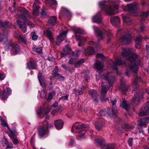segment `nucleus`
I'll list each match as a JSON object with an SVG mask.
<instances>
[{
  "instance_id": "nucleus-1",
  "label": "nucleus",
  "mask_w": 149,
  "mask_h": 149,
  "mask_svg": "<svg viewBox=\"0 0 149 149\" xmlns=\"http://www.w3.org/2000/svg\"><path fill=\"white\" fill-rule=\"evenodd\" d=\"M122 51V57L123 58H127L131 63H133L131 65H129L128 67L132 72L136 73L138 70V65L140 64L138 56L134 53H132L131 49L130 48H123Z\"/></svg>"
},
{
  "instance_id": "nucleus-2",
  "label": "nucleus",
  "mask_w": 149,
  "mask_h": 149,
  "mask_svg": "<svg viewBox=\"0 0 149 149\" xmlns=\"http://www.w3.org/2000/svg\"><path fill=\"white\" fill-rule=\"evenodd\" d=\"M74 34L75 36L76 40H79V43L78 44V46L79 47L82 46L86 40H89L88 44L89 45H93L96 49L100 48V46L97 42H95L94 40L91 38L90 39L88 37L87 38L81 37L80 35H78L77 34H81L84 33V30L81 28H74L73 30Z\"/></svg>"
},
{
  "instance_id": "nucleus-3",
  "label": "nucleus",
  "mask_w": 149,
  "mask_h": 149,
  "mask_svg": "<svg viewBox=\"0 0 149 149\" xmlns=\"http://www.w3.org/2000/svg\"><path fill=\"white\" fill-rule=\"evenodd\" d=\"M106 2L105 0H103L99 3V6L101 9L109 15L116 14L115 11L118 8V5L115 2H112L108 6L105 4Z\"/></svg>"
},
{
  "instance_id": "nucleus-4",
  "label": "nucleus",
  "mask_w": 149,
  "mask_h": 149,
  "mask_svg": "<svg viewBox=\"0 0 149 149\" xmlns=\"http://www.w3.org/2000/svg\"><path fill=\"white\" fill-rule=\"evenodd\" d=\"M116 99L114 100H111V103L113 107L112 109H111L109 108L107 109V111L106 109L100 111L99 112V114L101 116H106L107 113L110 116H111L112 117H113L117 113V110L116 109Z\"/></svg>"
},
{
  "instance_id": "nucleus-5",
  "label": "nucleus",
  "mask_w": 149,
  "mask_h": 149,
  "mask_svg": "<svg viewBox=\"0 0 149 149\" xmlns=\"http://www.w3.org/2000/svg\"><path fill=\"white\" fill-rule=\"evenodd\" d=\"M19 11L21 13L19 15V18L25 21V23L28 24L32 27H33L34 26L33 24L30 21L26 20V17H29V14L25 9L22 8L19 9Z\"/></svg>"
},
{
  "instance_id": "nucleus-6",
  "label": "nucleus",
  "mask_w": 149,
  "mask_h": 149,
  "mask_svg": "<svg viewBox=\"0 0 149 149\" xmlns=\"http://www.w3.org/2000/svg\"><path fill=\"white\" fill-rule=\"evenodd\" d=\"M108 63L110 66H109L110 68H111L112 69L115 70L117 69V65H126L125 62H122L121 58H118L115 61L111 60Z\"/></svg>"
},
{
  "instance_id": "nucleus-7",
  "label": "nucleus",
  "mask_w": 149,
  "mask_h": 149,
  "mask_svg": "<svg viewBox=\"0 0 149 149\" xmlns=\"http://www.w3.org/2000/svg\"><path fill=\"white\" fill-rule=\"evenodd\" d=\"M109 87H108L107 85H105L104 83L103 82L102 83V91L100 96V98L102 102L106 101L107 100V98H106L105 95Z\"/></svg>"
},
{
  "instance_id": "nucleus-8",
  "label": "nucleus",
  "mask_w": 149,
  "mask_h": 149,
  "mask_svg": "<svg viewBox=\"0 0 149 149\" xmlns=\"http://www.w3.org/2000/svg\"><path fill=\"white\" fill-rule=\"evenodd\" d=\"M53 126V125L51 124H47L46 127L44 126L40 127L38 128V135L40 137H42L46 134L47 129L48 128H51Z\"/></svg>"
},
{
  "instance_id": "nucleus-9",
  "label": "nucleus",
  "mask_w": 149,
  "mask_h": 149,
  "mask_svg": "<svg viewBox=\"0 0 149 149\" xmlns=\"http://www.w3.org/2000/svg\"><path fill=\"white\" fill-rule=\"evenodd\" d=\"M111 73H108L105 75H104L102 77L109 84L110 87L111 86V83L114 81L115 79V77Z\"/></svg>"
},
{
  "instance_id": "nucleus-10",
  "label": "nucleus",
  "mask_w": 149,
  "mask_h": 149,
  "mask_svg": "<svg viewBox=\"0 0 149 149\" xmlns=\"http://www.w3.org/2000/svg\"><path fill=\"white\" fill-rule=\"evenodd\" d=\"M138 115L139 116H142L149 115V102L146 104L145 107L141 108Z\"/></svg>"
},
{
  "instance_id": "nucleus-11",
  "label": "nucleus",
  "mask_w": 149,
  "mask_h": 149,
  "mask_svg": "<svg viewBox=\"0 0 149 149\" xmlns=\"http://www.w3.org/2000/svg\"><path fill=\"white\" fill-rule=\"evenodd\" d=\"M67 32V31H64L60 33V35L57 36L56 38V44L57 45H59L61 42L65 40Z\"/></svg>"
},
{
  "instance_id": "nucleus-12",
  "label": "nucleus",
  "mask_w": 149,
  "mask_h": 149,
  "mask_svg": "<svg viewBox=\"0 0 149 149\" xmlns=\"http://www.w3.org/2000/svg\"><path fill=\"white\" fill-rule=\"evenodd\" d=\"M40 4V3L38 0H35L33 6V14L35 17L38 15V11L39 10V5Z\"/></svg>"
},
{
  "instance_id": "nucleus-13",
  "label": "nucleus",
  "mask_w": 149,
  "mask_h": 149,
  "mask_svg": "<svg viewBox=\"0 0 149 149\" xmlns=\"http://www.w3.org/2000/svg\"><path fill=\"white\" fill-rule=\"evenodd\" d=\"M135 97L133 99L132 103L135 105H137L140 100L143 98V93L141 92H137L135 95Z\"/></svg>"
},
{
  "instance_id": "nucleus-14",
  "label": "nucleus",
  "mask_w": 149,
  "mask_h": 149,
  "mask_svg": "<svg viewBox=\"0 0 149 149\" xmlns=\"http://www.w3.org/2000/svg\"><path fill=\"white\" fill-rule=\"evenodd\" d=\"M121 40V42L123 44H126L130 43L131 41L130 34L129 33H127L122 37Z\"/></svg>"
},
{
  "instance_id": "nucleus-15",
  "label": "nucleus",
  "mask_w": 149,
  "mask_h": 149,
  "mask_svg": "<svg viewBox=\"0 0 149 149\" xmlns=\"http://www.w3.org/2000/svg\"><path fill=\"white\" fill-rule=\"evenodd\" d=\"M11 52L13 55H15L20 52L19 46L16 43H13L12 46Z\"/></svg>"
},
{
  "instance_id": "nucleus-16",
  "label": "nucleus",
  "mask_w": 149,
  "mask_h": 149,
  "mask_svg": "<svg viewBox=\"0 0 149 149\" xmlns=\"http://www.w3.org/2000/svg\"><path fill=\"white\" fill-rule=\"evenodd\" d=\"M6 91L8 94H6L5 91L3 90L2 92L0 93L1 97L2 100H4L5 99L8 98V96L11 93V90L10 88H6Z\"/></svg>"
},
{
  "instance_id": "nucleus-17",
  "label": "nucleus",
  "mask_w": 149,
  "mask_h": 149,
  "mask_svg": "<svg viewBox=\"0 0 149 149\" xmlns=\"http://www.w3.org/2000/svg\"><path fill=\"white\" fill-rule=\"evenodd\" d=\"M56 22V17L55 16L51 17L49 18L47 25L49 28H51L52 26L55 24Z\"/></svg>"
},
{
  "instance_id": "nucleus-18",
  "label": "nucleus",
  "mask_w": 149,
  "mask_h": 149,
  "mask_svg": "<svg viewBox=\"0 0 149 149\" xmlns=\"http://www.w3.org/2000/svg\"><path fill=\"white\" fill-rule=\"evenodd\" d=\"M95 33L96 34L99 38L100 40H103L104 38V36L101 31L100 29L97 27L95 26H93Z\"/></svg>"
},
{
  "instance_id": "nucleus-19",
  "label": "nucleus",
  "mask_w": 149,
  "mask_h": 149,
  "mask_svg": "<svg viewBox=\"0 0 149 149\" xmlns=\"http://www.w3.org/2000/svg\"><path fill=\"white\" fill-rule=\"evenodd\" d=\"M149 122V117L143 118L140 119L138 122L139 126H146V123Z\"/></svg>"
},
{
  "instance_id": "nucleus-20",
  "label": "nucleus",
  "mask_w": 149,
  "mask_h": 149,
  "mask_svg": "<svg viewBox=\"0 0 149 149\" xmlns=\"http://www.w3.org/2000/svg\"><path fill=\"white\" fill-rule=\"evenodd\" d=\"M38 79L41 86L43 87L45 86V79L42 75L41 73L39 72L38 75Z\"/></svg>"
},
{
  "instance_id": "nucleus-21",
  "label": "nucleus",
  "mask_w": 149,
  "mask_h": 149,
  "mask_svg": "<svg viewBox=\"0 0 149 149\" xmlns=\"http://www.w3.org/2000/svg\"><path fill=\"white\" fill-rule=\"evenodd\" d=\"M54 124L55 127L57 130H60L63 127V123L61 120L59 119L55 120Z\"/></svg>"
},
{
  "instance_id": "nucleus-22",
  "label": "nucleus",
  "mask_w": 149,
  "mask_h": 149,
  "mask_svg": "<svg viewBox=\"0 0 149 149\" xmlns=\"http://www.w3.org/2000/svg\"><path fill=\"white\" fill-rule=\"evenodd\" d=\"M141 40L142 37L140 35H138L136 37L135 39V46L136 48L139 49L141 47L142 44Z\"/></svg>"
},
{
  "instance_id": "nucleus-23",
  "label": "nucleus",
  "mask_w": 149,
  "mask_h": 149,
  "mask_svg": "<svg viewBox=\"0 0 149 149\" xmlns=\"http://www.w3.org/2000/svg\"><path fill=\"white\" fill-rule=\"evenodd\" d=\"M100 13L96 14L92 17L93 22L97 23H100L102 22V19L100 17Z\"/></svg>"
},
{
  "instance_id": "nucleus-24",
  "label": "nucleus",
  "mask_w": 149,
  "mask_h": 149,
  "mask_svg": "<svg viewBox=\"0 0 149 149\" xmlns=\"http://www.w3.org/2000/svg\"><path fill=\"white\" fill-rule=\"evenodd\" d=\"M27 68L29 69H36L37 66V63L34 61H30L26 64Z\"/></svg>"
},
{
  "instance_id": "nucleus-25",
  "label": "nucleus",
  "mask_w": 149,
  "mask_h": 149,
  "mask_svg": "<svg viewBox=\"0 0 149 149\" xmlns=\"http://www.w3.org/2000/svg\"><path fill=\"white\" fill-rule=\"evenodd\" d=\"M136 5V4L135 2L128 4L127 5L126 9L125 10H127L129 11L130 12H132L135 8Z\"/></svg>"
},
{
  "instance_id": "nucleus-26",
  "label": "nucleus",
  "mask_w": 149,
  "mask_h": 149,
  "mask_svg": "<svg viewBox=\"0 0 149 149\" xmlns=\"http://www.w3.org/2000/svg\"><path fill=\"white\" fill-rule=\"evenodd\" d=\"M95 68L98 70L100 71L104 67L103 63L100 61H97L94 65Z\"/></svg>"
},
{
  "instance_id": "nucleus-27",
  "label": "nucleus",
  "mask_w": 149,
  "mask_h": 149,
  "mask_svg": "<svg viewBox=\"0 0 149 149\" xmlns=\"http://www.w3.org/2000/svg\"><path fill=\"white\" fill-rule=\"evenodd\" d=\"M61 13L62 15L67 17H70L71 15L70 12L68 10L64 8H62Z\"/></svg>"
},
{
  "instance_id": "nucleus-28",
  "label": "nucleus",
  "mask_w": 149,
  "mask_h": 149,
  "mask_svg": "<svg viewBox=\"0 0 149 149\" xmlns=\"http://www.w3.org/2000/svg\"><path fill=\"white\" fill-rule=\"evenodd\" d=\"M120 21V18L118 16L111 17L110 18L111 22L113 25H115L117 23H119Z\"/></svg>"
},
{
  "instance_id": "nucleus-29",
  "label": "nucleus",
  "mask_w": 149,
  "mask_h": 149,
  "mask_svg": "<svg viewBox=\"0 0 149 149\" xmlns=\"http://www.w3.org/2000/svg\"><path fill=\"white\" fill-rule=\"evenodd\" d=\"M17 24L19 26V27L22 29V30L24 33L26 32V29L24 24L22 21L18 20H17Z\"/></svg>"
},
{
  "instance_id": "nucleus-30",
  "label": "nucleus",
  "mask_w": 149,
  "mask_h": 149,
  "mask_svg": "<svg viewBox=\"0 0 149 149\" xmlns=\"http://www.w3.org/2000/svg\"><path fill=\"white\" fill-rule=\"evenodd\" d=\"M74 128L76 130L82 129L83 130L88 129L89 126L88 125L85 124L82 125H79L77 126L74 127Z\"/></svg>"
},
{
  "instance_id": "nucleus-31",
  "label": "nucleus",
  "mask_w": 149,
  "mask_h": 149,
  "mask_svg": "<svg viewBox=\"0 0 149 149\" xmlns=\"http://www.w3.org/2000/svg\"><path fill=\"white\" fill-rule=\"evenodd\" d=\"M122 107L125 109L126 110H128L130 108V107L129 104H128L126 101L123 100L121 104L120 105Z\"/></svg>"
},
{
  "instance_id": "nucleus-32",
  "label": "nucleus",
  "mask_w": 149,
  "mask_h": 149,
  "mask_svg": "<svg viewBox=\"0 0 149 149\" xmlns=\"http://www.w3.org/2000/svg\"><path fill=\"white\" fill-rule=\"evenodd\" d=\"M33 51L35 52L38 53H41L42 52V45L40 46H35L33 48Z\"/></svg>"
},
{
  "instance_id": "nucleus-33",
  "label": "nucleus",
  "mask_w": 149,
  "mask_h": 149,
  "mask_svg": "<svg viewBox=\"0 0 149 149\" xmlns=\"http://www.w3.org/2000/svg\"><path fill=\"white\" fill-rule=\"evenodd\" d=\"M104 125V123L102 122L101 123L97 122L95 123V126L96 129L97 130H100L101 129V128Z\"/></svg>"
},
{
  "instance_id": "nucleus-34",
  "label": "nucleus",
  "mask_w": 149,
  "mask_h": 149,
  "mask_svg": "<svg viewBox=\"0 0 149 149\" xmlns=\"http://www.w3.org/2000/svg\"><path fill=\"white\" fill-rule=\"evenodd\" d=\"M44 32L46 36L50 40L52 41L53 40L52 36V32L49 30H47L46 31H44Z\"/></svg>"
},
{
  "instance_id": "nucleus-35",
  "label": "nucleus",
  "mask_w": 149,
  "mask_h": 149,
  "mask_svg": "<svg viewBox=\"0 0 149 149\" xmlns=\"http://www.w3.org/2000/svg\"><path fill=\"white\" fill-rule=\"evenodd\" d=\"M3 33L5 37H4V38L3 39H2L1 38L2 35L1 33H0V42H6H6H7V43H8V41L7 40L8 39L7 38V35L8 34V31H7L5 33V32H3Z\"/></svg>"
},
{
  "instance_id": "nucleus-36",
  "label": "nucleus",
  "mask_w": 149,
  "mask_h": 149,
  "mask_svg": "<svg viewBox=\"0 0 149 149\" xmlns=\"http://www.w3.org/2000/svg\"><path fill=\"white\" fill-rule=\"evenodd\" d=\"M123 20L124 23L130 25L132 23V20L130 18L127 16H124L123 17Z\"/></svg>"
},
{
  "instance_id": "nucleus-37",
  "label": "nucleus",
  "mask_w": 149,
  "mask_h": 149,
  "mask_svg": "<svg viewBox=\"0 0 149 149\" xmlns=\"http://www.w3.org/2000/svg\"><path fill=\"white\" fill-rule=\"evenodd\" d=\"M85 53L89 55H92L94 53V52L93 49L89 47H88L86 49L85 51Z\"/></svg>"
},
{
  "instance_id": "nucleus-38",
  "label": "nucleus",
  "mask_w": 149,
  "mask_h": 149,
  "mask_svg": "<svg viewBox=\"0 0 149 149\" xmlns=\"http://www.w3.org/2000/svg\"><path fill=\"white\" fill-rule=\"evenodd\" d=\"M45 3L46 5H49L50 6L56 5V0H46Z\"/></svg>"
},
{
  "instance_id": "nucleus-39",
  "label": "nucleus",
  "mask_w": 149,
  "mask_h": 149,
  "mask_svg": "<svg viewBox=\"0 0 149 149\" xmlns=\"http://www.w3.org/2000/svg\"><path fill=\"white\" fill-rule=\"evenodd\" d=\"M95 143H98L101 146H102L103 145H104V142L102 140H101L100 139L97 138L95 139Z\"/></svg>"
},
{
  "instance_id": "nucleus-40",
  "label": "nucleus",
  "mask_w": 149,
  "mask_h": 149,
  "mask_svg": "<svg viewBox=\"0 0 149 149\" xmlns=\"http://www.w3.org/2000/svg\"><path fill=\"white\" fill-rule=\"evenodd\" d=\"M89 94L92 96L93 98L96 97L97 95L96 91L95 90H91L89 91Z\"/></svg>"
},
{
  "instance_id": "nucleus-41",
  "label": "nucleus",
  "mask_w": 149,
  "mask_h": 149,
  "mask_svg": "<svg viewBox=\"0 0 149 149\" xmlns=\"http://www.w3.org/2000/svg\"><path fill=\"white\" fill-rule=\"evenodd\" d=\"M39 93L41 98L45 99L46 97V93L44 90L41 91Z\"/></svg>"
},
{
  "instance_id": "nucleus-42",
  "label": "nucleus",
  "mask_w": 149,
  "mask_h": 149,
  "mask_svg": "<svg viewBox=\"0 0 149 149\" xmlns=\"http://www.w3.org/2000/svg\"><path fill=\"white\" fill-rule=\"evenodd\" d=\"M123 127H124V128L125 130L130 129L131 130H132L134 128V126H130V125H129L127 124H125V125H124V126Z\"/></svg>"
},
{
  "instance_id": "nucleus-43",
  "label": "nucleus",
  "mask_w": 149,
  "mask_h": 149,
  "mask_svg": "<svg viewBox=\"0 0 149 149\" xmlns=\"http://www.w3.org/2000/svg\"><path fill=\"white\" fill-rule=\"evenodd\" d=\"M8 23L7 22L4 23L3 22L0 21V27L3 28H6L8 27Z\"/></svg>"
},
{
  "instance_id": "nucleus-44",
  "label": "nucleus",
  "mask_w": 149,
  "mask_h": 149,
  "mask_svg": "<svg viewBox=\"0 0 149 149\" xmlns=\"http://www.w3.org/2000/svg\"><path fill=\"white\" fill-rule=\"evenodd\" d=\"M43 109L42 108H40L38 109L36 113L38 116L40 117L42 113Z\"/></svg>"
},
{
  "instance_id": "nucleus-45",
  "label": "nucleus",
  "mask_w": 149,
  "mask_h": 149,
  "mask_svg": "<svg viewBox=\"0 0 149 149\" xmlns=\"http://www.w3.org/2000/svg\"><path fill=\"white\" fill-rule=\"evenodd\" d=\"M56 92L55 91H53L50 93L49 95L48 100H50L55 95Z\"/></svg>"
},
{
  "instance_id": "nucleus-46",
  "label": "nucleus",
  "mask_w": 149,
  "mask_h": 149,
  "mask_svg": "<svg viewBox=\"0 0 149 149\" xmlns=\"http://www.w3.org/2000/svg\"><path fill=\"white\" fill-rule=\"evenodd\" d=\"M31 36L32 39L33 40H36L38 37V35H36L35 32H33L31 33Z\"/></svg>"
},
{
  "instance_id": "nucleus-47",
  "label": "nucleus",
  "mask_w": 149,
  "mask_h": 149,
  "mask_svg": "<svg viewBox=\"0 0 149 149\" xmlns=\"http://www.w3.org/2000/svg\"><path fill=\"white\" fill-rule=\"evenodd\" d=\"M84 87L83 86H81V88H79L77 90V92L79 94H82L84 91Z\"/></svg>"
},
{
  "instance_id": "nucleus-48",
  "label": "nucleus",
  "mask_w": 149,
  "mask_h": 149,
  "mask_svg": "<svg viewBox=\"0 0 149 149\" xmlns=\"http://www.w3.org/2000/svg\"><path fill=\"white\" fill-rule=\"evenodd\" d=\"M119 89L123 91H125L126 90V86L125 84H123L122 85V84L121 83L120 84V86Z\"/></svg>"
},
{
  "instance_id": "nucleus-49",
  "label": "nucleus",
  "mask_w": 149,
  "mask_h": 149,
  "mask_svg": "<svg viewBox=\"0 0 149 149\" xmlns=\"http://www.w3.org/2000/svg\"><path fill=\"white\" fill-rule=\"evenodd\" d=\"M84 61V59H82L77 61L75 64L76 66L77 67H78L80 64L83 63Z\"/></svg>"
},
{
  "instance_id": "nucleus-50",
  "label": "nucleus",
  "mask_w": 149,
  "mask_h": 149,
  "mask_svg": "<svg viewBox=\"0 0 149 149\" xmlns=\"http://www.w3.org/2000/svg\"><path fill=\"white\" fill-rule=\"evenodd\" d=\"M19 37L24 43L25 44L27 42L26 39L25 37L23 36L22 35H19Z\"/></svg>"
},
{
  "instance_id": "nucleus-51",
  "label": "nucleus",
  "mask_w": 149,
  "mask_h": 149,
  "mask_svg": "<svg viewBox=\"0 0 149 149\" xmlns=\"http://www.w3.org/2000/svg\"><path fill=\"white\" fill-rule=\"evenodd\" d=\"M78 136V140H80L81 139L84 138V134L82 133L81 132H79Z\"/></svg>"
},
{
  "instance_id": "nucleus-52",
  "label": "nucleus",
  "mask_w": 149,
  "mask_h": 149,
  "mask_svg": "<svg viewBox=\"0 0 149 149\" xmlns=\"http://www.w3.org/2000/svg\"><path fill=\"white\" fill-rule=\"evenodd\" d=\"M149 15V12L147 11L145 12H143L142 13L141 15L143 18L147 17Z\"/></svg>"
},
{
  "instance_id": "nucleus-53",
  "label": "nucleus",
  "mask_w": 149,
  "mask_h": 149,
  "mask_svg": "<svg viewBox=\"0 0 149 149\" xmlns=\"http://www.w3.org/2000/svg\"><path fill=\"white\" fill-rule=\"evenodd\" d=\"M96 57L97 58H101L102 59H104L105 58L104 56L102 54H98L96 55Z\"/></svg>"
},
{
  "instance_id": "nucleus-54",
  "label": "nucleus",
  "mask_w": 149,
  "mask_h": 149,
  "mask_svg": "<svg viewBox=\"0 0 149 149\" xmlns=\"http://www.w3.org/2000/svg\"><path fill=\"white\" fill-rule=\"evenodd\" d=\"M10 132V135L9 136L10 138L13 137V136L15 135V134L16 133V132L15 130H11Z\"/></svg>"
},
{
  "instance_id": "nucleus-55",
  "label": "nucleus",
  "mask_w": 149,
  "mask_h": 149,
  "mask_svg": "<svg viewBox=\"0 0 149 149\" xmlns=\"http://www.w3.org/2000/svg\"><path fill=\"white\" fill-rule=\"evenodd\" d=\"M1 125L4 127H6L8 125V124L6 121L3 120L1 122Z\"/></svg>"
},
{
  "instance_id": "nucleus-56",
  "label": "nucleus",
  "mask_w": 149,
  "mask_h": 149,
  "mask_svg": "<svg viewBox=\"0 0 149 149\" xmlns=\"http://www.w3.org/2000/svg\"><path fill=\"white\" fill-rule=\"evenodd\" d=\"M15 4H16V3L15 1L13 3L14 6H13V7H12L10 9V11L11 12H13L15 11Z\"/></svg>"
},
{
  "instance_id": "nucleus-57",
  "label": "nucleus",
  "mask_w": 149,
  "mask_h": 149,
  "mask_svg": "<svg viewBox=\"0 0 149 149\" xmlns=\"http://www.w3.org/2000/svg\"><path fill=\"white\" fill-rule=\"evenodd\" d=\"M11 139L13 140V142L15 145H17L18 144V141L17 139L14 137H13L12 138H11Z\"/></svg>"
},
{
  "instance_id": "nucleus-58",
  "label": "nucleus",
  "mask_w": 149,
  "mask_h": 149,
  "mask_svg": "<svg viewBox=\"0 0 149 149\" xmlns=\"http://www.w3.org/2000/svg\"><path fill=\"white\" fill-rule=\"evenodd\" d=\"M105 33L108 36H111L112 35L111 31L110 30H105Z\"/></svg>"
},
{
  "instance_id": "nucleus-59",
  "label": "nucleus",
  "mask_w": 149,
  "mask_h": 149,
  "mask_svg": "<svg viewBox=\"0 0 149 149\" xmlns=\"http://www.w3.org/2000/svg\"><path fill=\"white\" fill-rule=\"evenodd\" d=\"M132 138H130L128 140V144L130 146H132Z\"/></svg>"
},
{
  "instance_id": "nucleus-60",
  "label": "nucleus",
  "mask_w": 149,
  "mask_h": 149,
  "mask_svg": "<svg viewBox=\"0 0 149 149\" xmlns=\"http://www.w3.org/2000/svg\"><path fill=\"white\" fill-rule=\"evenodd\" d=\"M114 146L113 144H110L108 146L106 149H114Z\"/></svg>"
},
{
  "instance_id": "nucleus-61",
  "label": "nucleus",
  "mask_w": 149,
  "mask_h": 149,
  "mask_svg": "<svg viewBox=\"0 0 149 149\" xmlns=\"http://www.w3.org/2000/svg\"><path fill=\"white\" fill-rule=\"evenodd\" d=\"M58 105V103L57 101H55L54 103H53L51 106V107H57Z\"/></svg>"
},
{
  "instance_id": "nucleus-62",
  "label": "nucleus",
  "mask_w": 149,
  "mask_h": 149,
  "mask_svg": "<svg viewBox=\"0 0 149 149\" xmlns=\"http://www.w3.org/2000/svg\"><path fill=\"white\" fill-rule=\"evenodd\" d=\"M93 99L94 103L95 104H96L98 103V100L97 98H96V97L93 98Z\"/></svg>"
},
{
  "instance_id": "nucleus-63",
  "label": "nucleus",
  "mask_w": 149,
  "mask_h": 149,
  "mask_svg": "<svg viewBox=\"0 0 149 149\" xmlns=\"http://www.w3.org/2000/svg\"><path fill=\"white\" fill-rule=\"evenodd\" d=\"M5 77L4 75L3 74L0 73V80H3Z\"/></svg>"
},
{
  "instance_id": "nucleus-64",
  "label": "nucleus",
  "mask_w": 149,
  "mask_h": 149,
  "mask_svg": "<svg viewBox=\"0 0 149 149\" xmlns=\"http://www.w3.org/2000/svg\"><path fill=\"white\" fill-rule=\"evenodd\" d=\"M13 148V144L12 143L8 145L7 147L6 148L7 149H8V148L11 149Z\"/></svg>"
}]
</instances>
